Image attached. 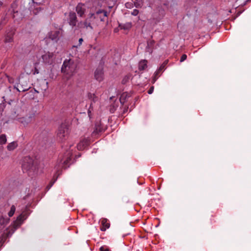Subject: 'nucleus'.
<instances>
[{"mask_svg": "<svg viewBox=\"0 0 251 251\" xmlns=\"http://www.w3.org/2000/svg\"><path fill=\"white\" fill-rule=\"evenodd\" d=\"M77 65L71 59H66L61 67V72L64 74L67 79H70L75 73Z\"/></svg>", "mask_w": 251, "mask_h": 251, "instance_id": "1", "label": "nucleus"}, {"mask_svg": "<svg viewBox=\"0 0 251 251\" xmlns=\"http://www.w3.org/2000/svg\"><path fill=\"white\" fill-rule=\"evenodd\" d=\"M73 152L72 151H67L63 155L59 157L58 164L59 167L67 168L71 164Z\"/></svg>", "mask_w": 251, "mask_h": 251, "instance_id": "2", "label": "nucleus"}, {"mask_svg": "<svg viewBox=\"0 0 251 251\" xmlns=\"http://www.w3.org/2000/svg\"><path fill=\"white\" fill-rule=\"evenodd\" d=\"M69 127L65 124H61L58 127L57 136L61 141L65 140L69 135Z\"/></svg>", "mask_w": 251, "mask_h": 251, "instance_id": "3", "label": "nucleus"}, {"mask_svg": "<svg viewBox=\"0 0 251 251\" xmlns=\"http://www.w3.org/2000/svg\"><path fill=\"white\" fill-rule=\"evenodd\" d=\"M33 164V160L30 156H25L23 159L22 168L24 171H29L30 169H32Z\"/></svg>", "mask_w": 251, "mask_h": 251, "instance_id": "4", "label": "nucleus"}, {"mask_svg": "<svg viewBox=\"0 0 251 251\" xmlns=\"http://www.w3.org/2000/svg\"><path fill=\"white\" fill-rule=\"evenodd\" d=\"M88 98L91 100L90 107L88 110V116L89 118H91L92 116V111L93 110V103L97 102L99 98L94 94L91 93H89L88 94Z\"/></svg>", "mask_w": 251, "mask_h": 251, "instance_id": "5", "label": "nucleus"}, {"mask_svg": "<svg viewBox=\"0 0 251 251\" xmlns=\"http://www.w3.org/2000/svg\"><path fill=\"white\" fill-rule=\"evenodd\" d=\"M14 28H11L6 31L4 36V42L5 43H11L13 42V37L15 33Z\"/></svg>", "mask_w": 251, "mask_h": 251, "instance_id": "6", "label": "nucleus"}, {"mask_svg": "<svg viewBox=\"0 0 251 251\" xmlns=\"http://www.w3.org/2000/svg\"><path fill=\"white\" fill-rule=\"evenodd\" d=\"M86 9L84 4L79 2L75 7V11L78 16L80 17H83L85 15Z\"/></svg>", "mask_w": 251, "mask_h": 251, "instance_id": "7", "label": "nucleus"}, {"mask_svg": "<svg viewBox=\"0 0 251 251\" xmlns=\"http://www.w3.org/2000/svg\"><path fill=\"white\" fill-rule=\"evenodd\" d=\"M68 23L72 27L76 26L77 22V19L75 13L70 12L69 14Z\"/></svg>", "mask_w": 251, "mask_h": 251, "instance_id": "8", "label": "nucleus"}, {"mask_svg": "<svg viewBox=\"0 0 251 251\" xmlns=\"http://www.w3.org/2000/svg\"><path fill=\"white\" fill-rule=\"evenodd\" d=\"M77 27L78 28H85L90 29L92 30L93 29V26L91 25V22L86 18L83 22H79L77 25Z\"/></svg>", "mask_w": 251, "mask_h": 251, "instance_id": "9", "label": "nucleus"}, {"mask_svg": "<svg viewBox=\"0 0 251 251\" xmlns=\"http://www.w3.org/2000/svg\"><path fill=\"white\" fill-rule=\"evenodd\" d=\"M30 214L28 207L26 206L21 214L17 217V220L19 222H23L25 220Z\"/></svg>", "mask_w": 251, "mask_h": 251, "instance_id": "10", "label": "nucleus"}, {"mask_svg": "<svg viewBox=\"0 0 251 251\" xmlns=\"http://www.w3.org/2000/svg\"><path fill=\"white\" fill-rule=\"evenodd\" d=\"M90 143V140L88 138H83L80 140L77 145V148L79 151H82L88 146Z\"/></svg>", "mask_w": 251, "mask_h": 251, "instance_id": "11", "label": "nucleus"}, {"mask_svg": "<svg viewBox=\"0 0 251 251\" xmlns=\"http://www.w3.org/2000/svg\"><path fill=\"white\" fill-rule=\"evenodd\" d=\"M104 130V127L100 123H97L95 124V129L93 131L92 135V136H96L97 134L103 132Z\"/></svg>", "mask_w": 251, "mask_h": 251, "instance_id": "12", "label": "nucleus"}, {"mask_svg": "<svg viewBox=\"0 0 251 251\" xmlns=\"http://www.w3.org/2000/svg\"><path fill=\"white\" fill-rule=\"evenodd\" d=\"M53 53L48 52L42 56L44 63L50 64L52 62Z\"/></svg>", "mask_w": 251, "mask_h": 251, "instance_id": "13", "label": "nucleus"}, {"mask_svg": "<svg viewBox=\"0 0 251 251\" xmlns=\"http://www.w3.org/2000/svg\"><path fill=\"white\" fill-rule=\"evenodd\" d=\"M101 226L100 229L102 231H105L107 229L110 227V223L106 218H102L100 220Z\"/></svg>", "mask_w": 251, "mask_h": 251, "instance_id": "14", "label": "nucleus"}, {"mask_svg": "<svg viewBox=\"0 0 251 251\" xmlns=\"http://www.w3.org/2000/svg\"><path fill=\"white\" fill-rule=\"evenodd\" d=\"M96 14H97L98 19L101 22H104L107 17V13L104 10L99 9L96 11Z\"/></svg>", "mask_w": 251, "mask_h": 251, "instance_id": "15", "label": "nucleus"}, {"mask_svg": "<svg viewBox=\"0 0 251 251\" xmlns=\"http://www.w3.org/2000/svg\"><path fill=\"white\" fill-rule=\"evenodd\" d=\"M60 31L58 30L51 31L49 33V37L51 40L57 42L59 40Z\"/></svg>", "mask_w": 251, "mask_h": 251, "instance_id": "16", "label": "nucleus"}, {"mask_svg": "<svg viewBox=\"0 0 251 251\" xmlns=\"http://www.w3.org/2000/svg\"><path fill=\"white\" fill-rule=\"evenodd\" d=\"M95 77L99 81L103 80V72L101 68H97L95 72Z\"/></svg>", "mask_w": 251, "mask_h": 251, "instance_id": "17", "label": "nucleus"}, {"mask_svg": "<svg viewBox=\"0 0 251 251\" xmlns=\"http://www.w3.org/2000/svg\"><path fill=\"white\" fill-rule=\"evenodd\" d=\"M148 61L146 60L140 61L138 65V69L140 71H144L147 68Z\"/></svg>", "mask_w": 251, "mask_h": 251, "instance_id": "18", "label": "nucleus"}, {"mask_svg": "<svg viewBox=\"0 0 251 251\" xmlns=\"http://www.w3.org/2000/svg\"><path fill=\"white\" fill-rule=\"evenodd\" d=\"M119 27L121 29L129 30L132 27V24L130 22L126 23L125 24H119Z\"/></svg>", "mask_w": 251, "mask_h": 251, "instance_id": "19", "label": "nucleus"}, {"mask_svg": "<svg viewBox=\"0 0 251 251\" xmlns=\"http://www.w3.org/2000/svg\"><path fill=\"white\" fill-rule=\"evenodd\" d=\"M9 219L1 217L0 218V228H3L9 222Z\"/></svg>", "mask_w": 251, "mask_h": 251, "instance_id": "20", "label": "nucleus"}, {"mask_svg": "<svg viewBox=\"0 0 251 251\" xmlns=\"http://www.w3.org/2000/svg\"><path fill=\"white\" fill-rule=\"evenodd\" d=\"M18 147V143L17 141H13L8 144L7 149L9 151H12Z\"/></svg>", "mask_w": 251, "mask_h": 251, "instance_id": "21", "label": "nucleus"}, {"mask_svg": "<svg viewBox=\"0 0 251 251\" xmlns=\"http://www.w3.org/2000/svg\"><path fill=\"white\" fill-rule=\"evenodd\" d=\"M87 19L91 22H94L95 20L98 19V17L97 14H96V12L95 13L90 12L89 15Z\"/></svg>", "mask_w": 251, "mask_h": 251, "instance_id": "22", "label": "nucleus"}, {"mask_svg": "<svg viewBox=\"0 0 251 251\" xmlns=\"http://www.w3.org/2000/svg\"><path fill=\"white\" fill-rule=\"evenodd\" d=\"M127 97H129L128 94L126 93H123L120 98V101L121 103L124 104L125 103L126 99Z\"/></svg>", "mask_w": 251, "mask_h": 251, "instance_id": "23", "label": "nucleus"}, {"mask_svg": "<svg viewBox=\"0 0 251 251\" xmlns=\"http://www.w3.org/2000/svg\"><path fill=\"white\" fill-rule=\"evenodd\" d=\"M134 5L136 8H141L144 4V0H135Z\"/></svg>", "mask_w": 251, "mask_h": 251, "instance_id": "24", "label": "nucleus"}, {"mask_svg": "<svg viewBox=\"0 0 251 251\" xmlns=\"http://www.w3.org/2000/svg\"><path fill=\"white\" fill-rule=\"evenodd\" d=\"M7 139L5 134H1L0 135V145H4L6 143Z\"/></svg>", "mask_w": 251, "mask_h": 251, "instance_id": "25", "label": "nucleus"}, {"mask_svg": "<svg viewBox=\"0 0 251 251\" xmlns=\"http://www.w3.org/2000/svg\"><path fill=\"white\" fill-rule=\"evenodd\" d=\"M15 210H16V207H15V205H12L10 208V210L8 213V215L9 217H12L14 215V214L15 212Z\"/></svg>", "mask_w": 251, "mask_h": 251, "instance_id": "26", "label": "nucleus"}, {"mask_svg": "<svg viewBox=\"0 0 251 251\" xmlns=\"http://www.w3.org/2000/svg\"><path fill=\"white\" fill-rule=\"evenodd\" d=\"M167 63H168V61H167V60L165 61L158 68L159 71L161 72L163 70H164L165 69V66Z\"/></svg>", "mask_w": 251, "mask_h": 251, "instance_id": "27", "label": "nucleus"}, {"mask_svg": "<svg viewBox=\"0 0 251 251\" xmlns=\"http://www.w3.org/2000/svg\"><path fill=\"white\" fill-rule=\"evenodd\" d=\"M100 251H110L109 249L106 246H102L100 249Z\"/></svg>", "mask_w": 251, "mask_h": 251, "instance_id": "28", "label": "nucleus"}, {"mask_svg": "<svg viewBox=\"0 0 251 251\" xmlns=\"http://www.w3.org/2000/svg\"><path fill=\"white\" fill-rule=\"evenodd\" d=\"M20 122L21 123H23L24 125H27L28 123L29 122V121H26L25 119L24 118H22L20 119Z\"/></svg>", "mask_w": 251, "mask_h": 251, "instance_id": "29", "label": "nucleus"}, {"mask_svg": "<svg viewBox=\"0 0 251 251\" xmlns=\"http://www.w3.org/2000/svg\"><path fill=\"white\" fill-rule=\"evenodd\" d=\"M83 41V39L82 38H80L79 39V40H78V42H79L78 44L77 45H76V46H73V47L77 48L80 47Z\"/></svg>", "mask_w": 251, "mask_h": 251, "instance_id": "30", "label": "nucleus"}, {"mask_svg": "<svg viewBox=\"0 0 251 251\" xmlns=\"http://www.w3.org/2000/svg\"><path fill=\"white\" fill-rule=\"evenodd\" d=\"M187 58V55L185 54H183L180 57V62H182L185 60Z\"/></svg>", "mask_w": 251, "mask_h": 251, "instance_id": "31", "label": "nucleus"}, {"mask_svg": "<svg viewBox=\"0 0 251 251\" xmlns=\"http://www.w3.org/2000/svg\"><path fill=\"white\" fill-rule=\"evenodd\" d=\"M139 14V10L137 9H134L131 12V15L133 16H137Z\"/></svg>", "mask_w": 251, "mask_h": 251, "instance_id": "32", "label": "nucleus"}, {"mask_svg": "<svg viewBox=\"0 0 251 251\" xmlns=\"http://www.w3.org/2000/svg\"><path fill=\"white\" fill-rule=\"evenodd\" d=\"M153 90H154L153 86H151L148 91V94H151L153 92Z\"/></svg>", "mask_w": 251, "mask_h": 251, "instance_id": "33", "label": "nucleus"}, {"mask_svg": "<svg viewBox=\"0 0 251 251\" xmlns=\"http://www.w3.org/2000/svg\"><path fill=\"white\" fill-rule=\"evenodd\" d=\"M128 79H129L128 76H125L122 80V83L125 84L126 82V81L128 80Z\"/></svg>", "mask_w": 251, "mask_h": 251, "instance_id": "34", "label": "nucleus"}, {"mask_svg": "<svg viewBox=\"0 0 251 251\" xmlns=\"http://www.w3.org/2000/svg\"><path fill=\"white\" fill-rule=\"evenodd\" d=\"M30 88V87H25V88H24V87H22L21 88V91L22 92H25V91H27Z\"/></svg>", "mask_w": 251, "mask_h": 251, "instance_id": "35", "label": "nucleus"}, {"mask_svg": "<svg viewBox=\"0 0 251 251\" xmlns=\"http://www.w3.org/2000/svg\"><path fill=\"white\" fill-rule=\"evenodd\" d=\"M39 73V71L38 70V69L36 67L34 68V70L33 72V74L34 75H35V74H38Z\"/></svg>", "mask_w": 251, "mask_h": 251, "instance_id": "36", "label": "nucleus"}, {"mask_svg": "<svg viewBox=\"0 0 251 251\" xmlns=\"http://www.w3.org/2000/svg\"><path fill=\"white\" fill-rule=\"evenodd\" d=\"M160 72H160V71H159V70H158V69H157V70H156V72H155V73H154V75H155V76H157V75L159 74V73H160Z\"/></svg>", "mask_w": 251, "mask_h": 251, "instance_id": "37", "label": "nucleus"}, {"mask_svg": "<svg viewBox=\"0 0 251 251\" xmlns=\"http://www.w3.org/2000/svg\"><path fill=\"white\" fill-rule=\"evenodd\" d=\"M131 5V4L129 2L126 3V6L127 8H130Z\"/></svg>", "mask_w": 251, "mask_h": 251, "instance_id": "38", "label": "nucleus"}, {"mask_svg": "<svg viewBox=\"0 0 251 251\" xmlns=\"http://www.w3.org/2000/svg\"><path fill=\"white\" fill-rule=\"evenodd\" d=\"M3 4V2L1 1H0V7H1Z\"/></svg>", "mask_w": 251, "mask_h": 251, "instance_id": "39", "label": "nucleus"}, {"mask_svg": "<svg viewBox=\"0 0 251 251\" xmlns=\"http://www.w3.org/2000/svg\"><path fill=\"white\" fill-rule=\"evenodd\" d=\"M15 5V3H12V4H11V7H12V8H13Z\"/></svg>", "mask_w": 251, "mask_h": 251, "instance_id": "40", "label": "nucleus"}, {"mask_svg": "<svg viewBox=\"0 0 251 251\" xmlns=\"http://www.w3.org/2000/svg\"><path fill=\"white\" fill-rule=\"evenodd\" d=\"M13 13H14V14H15V13H17V12H18V11H15L14 9H13Z\"/></svg>", "mask_w": 251, "mask_h": 251, "instance_id": "41", "label": "nucleus"}, {"mask_svg": "<svg viewBox=\"0 0 251 251\" xmlns=\"http://www.w3.org/2000/svg\"><path fill=\"white\" fill-rule=\"evenodd\" d=\"M250 1H251V0H247L246 2L247 3V2H250Z\"/></svg>", "mask_w": 251, "mask_h": 251, "instance_id": "42", "label": "nucleus"}, {"mask_svg": "<svg viewBox=\"0 0 251 251\" xmlns=\"http://www.w3.org/2000/svg\"><path fill=\"white\" fill-rule=\"evenodd\" d=\"M152 44L154 43V41H152L151 42V44H152Z\"/></svg>", "mask_w": 251, "mask_h": 251, "instance_id": "43", "label": "nucleus"}, {"mask_svg": "<svg viewBox=\"0 0 251 251\" xmlns=\"http://www.w3.org/2000/svg\"><path fill=\"white\" fill-rule=\"evenodd\" d=\"M54 182V181H53L51 184V185H50V187L53 185V183Z\"/></svg>", "mask_w": 251, "mask_h": 251, "instance_id": "44", "label": "nucleus"}, {"mask_svg": "<svg viewBox=\"0 0 251 251\" xmlns=\"http://www.w3.org/2000/svg\"><path fill=\"white\" fill-rule=\"evenodd\" d=\"M3 24V22L1 21V23H0V24Z\"/></svg>", "mask_w": 251, "mask_h": 251, "instance_id": "45", "label": "nucleus"}]
</instances>
